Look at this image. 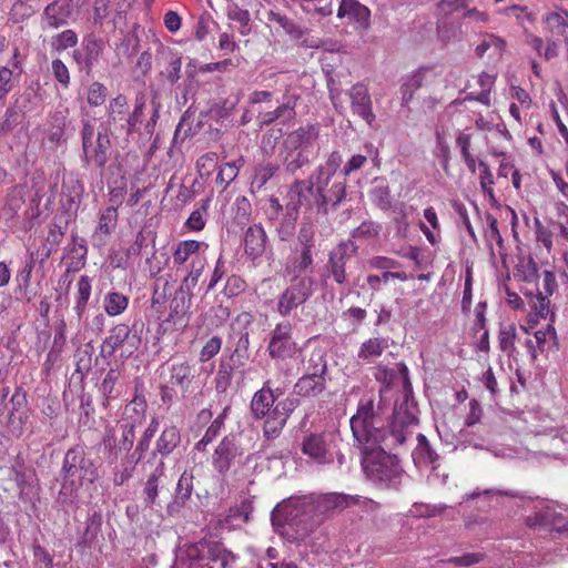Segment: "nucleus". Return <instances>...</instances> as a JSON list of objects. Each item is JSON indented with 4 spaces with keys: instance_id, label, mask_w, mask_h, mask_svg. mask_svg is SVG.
Masks as SVG:
<instances>
[{
    "instance_id": "1",
    "label": "nucleus",
    "mask_w": 568,
    "mask_h": 568,
    "mask_svg": "<svg viewBox=\"0 0 568 568\" xmlns=\"http://www.w3.org/2000/svg\"><path fill=\"white\" fill-rule=\"evenodd\" d=\"M417 414L409 383L405 384L402 398L395 403L394 418L388 430L385 428L381 405H375L373 398L364 397L349 420L353 438H358L365 445H375L378 440H386L388 446L403 445L412 435V427L418 423Z\"/></svg>"
},
{
    "instance_id": "2",
    "label": "nucleus",
    "mask_w": 568,
    "mask_h": 568,
    "mask_svg": "<svg viewBox=\"0 0 568 568\" xmlns=\"http://www.w3.org/2000/svg\"><path fill=\"white\" fill-rule=\"evenodd\" d=\"M271 520L276 530L290 541L303 540L320 525L312 508V496L283 500L273 509Z\"/></svg>"
},
{
    "instance_id": "3",
    "label": "nucleus",
    "mask_w": 568,
    "mask_h": 568,
    "mask_svg": "<svg viewBox=\"0 0 568 568\" xmlns=\"http://www.w3.org/2000/svg\"><path fill=\"white\" fill-rule=\"evenodd\" d=\"M60 475L61 488L58 501L62 505L73 504L84 481L94 483L98 479V470L83 447L77 445L67 450L63 457Z\"/></svg>"
},
{
    "instance_id": "4",
    "label": "nucleus",
    "mask_w": 568,
    "mask_h": 568,
    "mask_svg": "<svg viewBox=\"0 0 568 568\" xmlns=\"http://www.w3.org/2000/svg\"><path fill=\"white\" fill-rule=\"evenodd\" d=\"M354 445L362 454V466L366 476L375 483L396 485L402 476V468L395 456L387 453L396 446H388L386 440L367 445L354 438Z\"/></svg>"
},
{
    "instance_id": "5",
    "label": "nucleus",
    "mask_w": 568,
    "mask_h": 568,
    "mask_svg": "<svg viewBox=\"0 0 568 568\" xmlns=\"http://www.w3.org/2000/svg\"><path fill=\"white\" fill-rule=\"evenodd\" d=\"M320 136L316 125L301 126L290 132L283 140L280 159L286 173L295 175L311 164Z\"/></svg>"
},
{
    "instance_id": "6",
    "label": "nucleus",
    "mask_w": 568,
    "mask_h": 568,
    "mask_svg": "<svg viewBox=\"0 0 568 568\" xmlns=\"http://www.w3.org/2000/svg\"><path fill=\"white\" fill-rule=\"evenodd\" d=\"M141 345V337L134 328L128 324L120 323L114 325L108 336L103 339L100 347V355L103 358H111L116 352L120 356L129 358Z\"/></svg>"
},
{
    "instance_id": "7",
    "label": "nucleus",
    "mask_w": 568,
    "mask_h": 568,
    "mask_svg": "<svg viewBox=\"0 0 568 568\" xmlns=\"http://www.w3.org/2000/svg\"><path fill=\"white\" fill-rule=\"evenodd\" d=\"M338 442L339 435L336 432L306 433L301 443V452L317 465H328L334 462Z\"/></svg>"
},
{
    "instance_id": "8",
    "label": "nucleus",
    "mask_w": 568,
    "mask_h": 568,
    "mask_svg": "<svg viewBox=\"0 0 568 568\" xmlns=\"http://www.w3.org/2000/svg\"><path fill=\"white\" fill-rule=\"evenodd\" d=\"M109 132L99 131L95 133L94 125L89 121L83 123L81 130L82 149L84 161L92 163L99 169H103L106 164L111 151V141Z\"/></svg>"
},
{
    "instance_id": "9",
    "label": "nucleus",
    "mask_w": 568,
    "mask_h": 568,
    "mask_svg": "<svg viewBox=\"0 0 568 568\" xmlns=\"http://www.w3.org/2000/svg\"><path fill=\"white\" fill-rule=\"evenodd\" d=\"M564 508L552 501H539L534 510L526 517V525L548 531H568V517Z\"/></svg>"
},
{
    "instance_id": "10",
    "label": "nucleus",
    "mask_w": 568,
    "mask_h": 568,
    "mask_svg": "<svg viewBox=\"0 0 568 568\" xmlns=\"http://www.w3.org/2000/svg\"><path fill=\"white\" fill-rule=\"evenodd\" d=\"M235 560L231 551L214 544L206 547L202 555L190 554L187 558H181L174 568H229Z\"/></svg>"
},
{
    "instance_id": "11",
    "label": "nucleus",
    "mask_w": 568,
    "mask_h": 568,
    "mask_svg": "<svg viewBox=\"0 0 568 568\" xmlns=\"http://www.w3.org/2000/svg\"><path fill=\"white\" fill-rule=\"evenodd\" d=\"M135 439V426L133 423H123L120 426V434L112 427L105 429L102 444L105 459L113 464L122 453H128Z\"/></svg>"
},
{
    "instance_id": "12",
    "label": "nucleus",
    "mask_w": 568,
    "mask_h": 568,
    "mask_svg": "<svg viewBox=\"0 0 568 568\" xmlns=\"http://www.w3.org/2000/svg\"><path fill=\"white\" fill-rule=\"evenodd\" d=\"M314 283V278L311 276L292 278L291 285L278 297V313L282 316H287L293 310L305 303L313 294Z\"/></svg>"
},
{
    "instance_id": "13",
    "label": "nucleus",
    "mask_w": 568,
    "mask_h": 568,
    "mask_svg": "<svg viewBox=\"0 0 568 568\" xmlns=\"http://www.w3.org/2000/svg\"><path fill=\"white\" fill-rule=\"evenodd\" d=\"M314 190L317 210L325 215L328 214L329 211L336 210L347 194L345 179L332 180V182L314 180Z\"/></svg>"
},
{
    "instance_id": "14",
    "label": "nucleus",
    "mask_w": 568,
    "mask_h": 568,
    "mask_svg": "<svg viewBox=\"0 0 568 568\" xmlns=\"http://www.w3.org/2000/svg\"><path fill=\"white\" fill-rule=\"evenodd\" d=\"M357 251V246L351 242H341L328 254V260L324 266L323 277H332L338 285L347 283L346 263Z\"/></svg>"
},
{
    "instance_id": "15",
    "label": "nucleus",
    "mask_w": 568,
    "mask_h": 568,
    "mask_svg": "<svg viewBox=\"0 0 568 568\" xmlns=\"http://www.w3.org/2000/svg\"><path fill=\"white\" fill-rule=\"evenodd\" d=\"M285 393V387L275 386L274 382L268 378L263 383L261 389L253 394L250 409L253 418L263 419L272 413L276 400Z\"/></svg>"
},
{
    "instance_id": "16",
    "label": "nucleus",
    "mask_w": 568,
    "mask_h": 568,
    "mask_svg": "<svg viewBox=\"0 0 568 568\" xmlns=\"http://www.w3.org/2000/svg\"><path fill=\"white\" fill-rule=\"evenodd\" d=\"M293 326L290 322L278 323L271 332L267 352L273 359H285L291 357L295 351L296 343L292 338Z\"/></svg>"
},
{
    "instance_id": "17",
    "label": "nucleus",
    "mask_w": 568,
    "mask_h": 568,
    "mask_svg": "<svg viewBox=\"0 0 568 568\" xmlns=\"http://www.w3.org/2000/svg\"><path fill=\"white\" fill-rule=\"evenodd\" d=\"M106 121L101 128L112 135H126L128 99L118 94L109 101L106 106Z\"/></svg>"
},
{
    "instance_id": "18",
    "label": "nucleus",
    "mask_w": 568,
    "mask_h": 568,
    "mask_svg": "<svg viewBox=\"0 0 568 568\" xmlns=\"http://www.w3.org/2000/svg\"><path fill=\"white\" fill-rule=\"evenodd\" d=\"M206 261L203 256H194L192 257L189 272L186 276L183 278L180 288L176 292V295L173 300V303H176L175 311L178 308H184L191 303V297L193 295V288L197 285L199 280L203 273Z\"/></svg>"
},
{
    "instance_id": "19",
    "label": "nucleus",
    "mask_w": 568,
    "mask_h": 568,
    "mask_svg": "<svg viewBox=\"0 0 568 568\" xmlns=\"http://www.w3.org/2000/svg\"><path fill=\"white\" fill-rule=\"evenodd\" d=\"M310 195L315 197L314 180H296L290 185L285 196L287 215H297L300 207L310 206Z\"/></svg>"
},
{
    "instance_id": "20",
    "label": "nucleus",
    "mask_w": 568,
    "mask_h": 568,
    "mask_svg": "<svg viewBox=\"0 0 568 568\" xmlns=\"http://www.w3.org/2000/svg\"><path fill=\"white\" fill-rule=\"evenodd\" d=\"M357 498L345 494H326L318 497L312 496V508L315 518L322 521V516L333 510H342L347 508L349 505L355 504Z\"/></svg>"
},
{
    "instance_id": "21",
    "label": "nucleus",
    "mask_w": 568,
    "mask_h": 568,
    "mask_svg": "<svg viewBox=\"0 0 568 568\" xmlns=\"http://www.w3.org/2000/svg\"><path fill=\"white\" fill-rule=\"evenodd\" d=\"M298 99V94L287 89L282 95V99L277 101L278 105L274 110L258 114L257 119L261 125H268L277 120L293 119L296 114L295 108Z\"/></svg>"
},
{
    "instance_id": "22",
    "label": "nucleus",
    "mask_w": 568,
    "mask_h": 568,
    "mask_svg": "<svg viewBox=\"0 0 568 568\" xmlns=\"http://www.w3.org/2000/svg\"><path fill=\"white\" fill-rule=\"evenodd\" d=\"M353 113L361 116L368 125L375 121L368 89L363 83L354 84L348 91Z\"/></svg>"
},
{
    "instance_id": "23",
    "label": "nucleus",
    "mask_w": 568,
    "mask_h": 568,
    "mask_svg": "<svg viewBox=\"0 0 568 568\" xmlns=\"http://www.w3.org/2000/svg\"><path fill=\"white\" fill-rule=\"evenodd\" d=\"M240 454V448L234 436H225L215 448L212 464L220 474H225L231 468L234 459Z\"/></svg>"
},
{
    "instance_id": "24",
    "label": "nucleus",
    "mask_w": 568,
    "mask_h": 568,
    "mask_svg": "<svg viewBox=\"0 0 568 568\" xmlns=\"http://www.w3.org/2000/svg\"><path fill=\"white\" fill-rule=\"evenodd\" d=\"M326 377L322 375L303 374L294 385V394L300 397L314 398L326 389Z\"/></svg>"
},
{
    "instance_id": "25",
    "label": "nucleus",
    "mask_w": 568,
    "mask_h": 568,
    "mask_svg": "<svg viewBox=\"0 0 568 568\" xmlns=\"http://www.w3.org/2000/svg\"><path fill=\"white\" fill-rule=\"evenodd\" d=\"M181 444V433L175 425H168L161 432L152 452L153 457L171 455Z\"/></svg>"
},
{
    "instance_id": "26",
    "label": "nucleus",
    "mask_w": 568,
    "mask_h": 568,
    "mask_svg": "<svg viewBox=\"0 0 568 568\" xmlns=\"http://www.w3.org/2000/svg\"><path fill=\"white\" fill-rule=\"evenodd\" d=\"M388 348V338L371 337L361 344L357 352V359L365 364L375 363Z\"/></svg>"
},
{
    "instance_id": "27",
    "label": "nucleus",
    "mask_w": 568,
    "mask_h": 568,
    "mask_svg": "<svg viewBox=\"0 0 568 568\" xmlns=\"http://www.w3.org/2000/svg\"><path fill=\"white\" fill-rule=\"evenodd\" d=\"M303 374L327 376V352L323 346H315L302 359Z\"/></svg>"
},
{
    "instance_id": "28",
    "label": "nucleus",
    "mask_w": 568,
    "mask_h": 568,
    "mask_svg": "<svg viewBox=\"0 0 568 568\" xmlns=\"http://www.w3.org/2000/svg\"><path fill=\"white\" fill-rule=\"evenodd\" d=\"M266 240V233L261 225L254 224L250 226L244 236L245 253L253 260L262 256L265 251Z\"/></svg>"
},
{
    "instance_id": "29",
    "label": "nucleus",
    "mask_w": 568,
    "mask_h": 568,
    "mask_svg": "<svg viewBox=\"0 0 568 568\" xmlns=\"http://www.w3.org/2000/svg\"><path fill=\"white\" fill-rule=\"evenodd\" d=\"M171 382L181 387L182 396L185 398L186 393H191L193 379L195 377V368L187 362L174 363L170 369Z\"/></svg>"
},
{
    "instance_id": "30",
    "label": "nucleus",
    "mask_w": 568,
    "mask_h": 568,
    "mask_svg": "<svg viewBox=\"0 0 568 568\" xmlns=\"http://www.w3.org/2000/svg\"><path fill=\"white\" fill-rule=\"evenodd\" d=\"M72 8L67 0H55L44 8V19L49 27L59 28L68 22Z\"/></svg>"
},
{
    "instance_id": "31",
    "label": "nucleus",
    "mask_w": 568,
    "mask_h": 568,
    "mask_svg": "<svg viewBox=\"0 0 568 568\" xmlns=\"http://www.w3.org/2000/svg\"><path fill=\"white\" fill-rule=\"evenodd\" d=\"M417 446L413 450V460L417 467H432L436 468L435 464L438 460V454L433 449L425 435H417Z\"/></svg>"
},
{
    "instance_id": "32",
    "label": "nucleus",
    "mask_w": 568,
    "mask_h": 568,
    "mask_svg": "<svg viewBox=\"0 0 568 568\" xmlns=\"http://www.w3.org/2000/svg\"><path fill=\"white\" fill-rule=\"evenodd\" d=\"M337 17H348L363 26H367L371 11L357 0H342L337 10Z\"/></svg>"
},
{
    "instance_id": "33",
    "label": "nucleus",
    "mask_w": 568,
    "mask_h": 568,
    "mask_svg": "<svg viewBox=\"0 0 568 568\" xmlns=\"http://www.w3.org/2000/svg\"><path fill=\"white\" fill-rule=\"evenodd\" d=\"M314 250L298 248L297 254L292 258L286 272L293 275V278L304 277L303 274L312 272L314 266Z\"/></svg>"
},
{
    "instance_id": "34",
    "label": "nucleus",
    "mask_w": 568,
    "mask_h": 568,
    "mask_svg": "<svg viewBox=\"0 0 568 568\" xmlns=\"http://www.w3.org/2000/svg\"><path fill=\"white\" fill-rule=\"evenodd\" d=\"M343 163L342 154L338 151H333L326 159L325 163L320 165L311 175L313 180H321L324 182H332L338 169Z\"/></svg>"
},
{
    "instance_id": "35",
    "label": "nucleus",
    "mask_w": 568,
    "mask_h": 568,
    "mask_svg": "<svg viewBox=\"0 0 568 568\" xmlns=\"http://www.w3.org/2000/svg\"><path fill=\"white\" fill-rule=\"evenodd\" d=\"M523 294L530 297V306L534 314L538 318H547L550 315V321L554 322V313L550 310V296L544 293H537L529 290L523 291Z\"/></svg>"
},
{
    "instance_id": "36",
    "label": "nucleus",
    "mask_w": 568,
    "mask_h": 568,
    "mask_svg": "<svg viewBox=\"0 0 568 568\" xmlns=\"http://www.w3.org/2000/svg\"><path fill=\"white\" fill-rule=\"evenodd\" d=\"M91 278L88 275H81L77 283V293L74 297V312L81 317L85 310L91 296Z\"/></svg>"
},
{
    "instance_id": "37",
    "label": "nucleus",
    "mask_w": 568,
    "mask_h": 568,
    "mask_svg": "<svg viewBox=\"0 0 568 568\" xmlns=\"http://www.w3.org/2000/svg\"><path fill=\"white\" fill-rule=\"evenodd\" d=\"M426 71V69H418L404 81L400 87L403 105H407L412 101L415 92L423 85Z\"/></svg>"
},
{
    "instance_id": "38",
    "label": "nucleus",
    "mask_w": 568,
    "mask_h": 568,
    "mask_svg": "<svg viewBox=\"0 0 568 568\" xmlns=\"http://www.w3.org/2000/svg\"><path fill=\"white\" fill-rule=\"evenodd\" d=\"M129 306V297L119 292H109L103 297V310L109 316H119Z\"/></svg>"
},
{
    "instance_id": "39",
    "label": "nucleus",
    "mask_w": 568,
    "mask_h": 568,
    "mask_svg": "<svg viewBox=\"0 0 568 568\" xmlns=\"http://www.w3.org/2000/svg\"><path fill=\"white\" fill-rule=\"evenodd\" d=\"M165 464L163 460L156 465L152 474L148 477L144 486L145 503L149 506H153L159 495V480L164 475Z\"/></svg>"
},
{
    "instance_id": "40",
    "label": "nucleus",
    "mask_w": 568,
    "mask_h": 568,
    "mask_svg": "<svg viewBox=\"0 0 568 568\" xmlns=\"http://www.w3.org/2000/svg\"><path fill=\"white\" fill-rule=\"evenodd\" d=\"M534 336L539 353H545L551 348L558 349V338L552 322L547 324L544 329L536 331Z\"/></svg>"
},
{
    "instance_id": "41",
    "label": "nucleus",
    "mask_w": 568,
    "mask_h": 568,
    "mask_svg": "<svg viewBox=\"0 0 568 568\" xmlns=\"http://www.w3.org/2000/svg\"><path fill=\"white\" fill-rule=\"evenodd\" d=\"M120 378V372L118 368H110L105 374L101 385L100 392L103 396V405L106 406L109 400L116 398L120 395V390L116 387Z\"/></svg>"
},
{
    "instance_id": "42",
    "label": "nucleus",
    "mask_w": 568,
    "mask_h": 568,
    "mask_svg": "<svg viewBox=\"0 0 568 568\" xmlns=\"http://www.w3.org/2000/svg\"><path fill=\"white\" fill-rule=\"evenodd\" d=\"M312 16L327 17L333 13V0H292Z\"/></svg>"
},
{
    "instance_id": "43",
    "label": "nucleus",
    "mask_w": 568,
    "mask_h": 568,
    "mask_svg": "<svg viewBox=\"0 0 568 568\" xmlns=\"http://www.w3.org/2000/svg\"><path fill=\"white\" fill-rule=\"evenodd\" d=\"M193 475L192 473L184 471L176 484V489L174 494V504L178 506H184L185 503L190 499L193 491Z\"/></svg>"
},
{
    "instance_id": "44",
    "label": "nucleus",
    "mask_w": 568,
    "mask_h": 568,
    "mask_svg": "<svg viewBox=\"0 0 568 568\" xmlns=\"http://www.w3.org/2000/svg\"><path fill=\"white\" fill-rule=\"evenodd\" d=\"M278 171V165L274 163H264L258 165L252 178L251 189L260 191Z\"/></svg>"
},
{
    "instance_id": "45",
    "label": "nucleus",
    "mask_w": 568,
    "mask_h": 568,
    "mask_svg": "<svg viewBox=\"0 0 568 568\" xmlns=\"http://www.w3.org/2000/svg\"><path fill=\"white\" fill-rule=\"evenodd\" d=\"M116 221L118 210L113 206L106 207L100 215L94 237L110 235L116 226Z\"/></svg>"
},
{
    "instance_id": "46",
    "label": "nucleus",
    "mask_w": 568,
    "mask_h": 568,
    "mask_svg": "<svg viewBox=\"0 0 568 568\" xmlns=\"http://www.w3.org/2000/svg\"><path fill=\"white\" fill-rule=\"evenodd\" d=\"M72 248L70 251L71 253V265L68 268V272L70 270L78 271L85 264V258L88 254V247L85 244V241L83 239H79L77 234H72Z\"/></svg>"
},
{
    "instance_id": "47",
    "label": "nucleus",
    "mask_w": 568,
    "mask_h": 568,
    "mask_svg": "<svg viewBox=\"0 0 568 568\" xmlns=\"http://www.w3.org/2000/svg\"><path fill=\"white\" fill-rule=\"evenodd\" d=\"M200 246L201 243L195 240L180 242L173 252V263L175 265L184 264L190 257L197 253Z\"/></svg>"
},
{
    "instance_id": "48",
    "label": "nucleus",
    "mask_w": 568,
    "mask_h": 568,
    "mask_svg": "<svg viewBox=\"0 0 568 568\" xmlns=\"http://www.w3.org/2000/svg\"><path fill=\"white\" fill-rule=\"evenodd\" d=\"M286 423L287 422L285 420V417H280L278 415H275L274 412H272L265 417V422L263 425L264 437L268 440L277 438L281 435Z\"/></svg>"
},
{
    "instance_id": "49",
    "label": "nucleus",
    "mask_w": 568,
    "mask_h": 568,
    "mask_svg": "<svg viewBox=\"0 0 568 568\" xmlns=\"http://www.w3.org/2000/svg\"><path fill=\"white\" fill-rule=\"evenodd\" d=\"M506 41L495 34H486L483 41L476 47V54L481 58L488 50L494 49L497 54L505 51Z\"/></svg>"
},
{
    "instance_id": "50",
    "label": "nucleus",
    "mask_w": 568,
    "mask_h": 568,
    "mask_svg": "<svg viewBox=\"0 0 568 568\" xmlns=\"http://www.w3.org/2000/svg\"><path fill=\"white\" fill-rule=\"evenodd\" d=\"M104 49V42L101 39L90 37L84 40L85 64L91 68L100 58Z\"/></svg>"
},
{
    "instance_id": "51",
    "label": "nucleus",
    "mask_w": 568,
    "mask_h": 568,
    "mask_svg": "<svg viewBox=\"0 0 568 568\" xmlns=\"http://www.w3.org/2000/svg\"><path fill=\"white\" fill-rule=\"evenodd\" d=\"M268 20L271 22H275L280 27H282L283 30L287 34H290L292 37H295V38H301L302 37L303 32L300 29V27L297 24H295V22L293 20H291L287 16L282 14V13L276 12V11H270L268 12Z\"/></svg>"
},
{
    "instance_id": "52",
    "label": "nucleus",
    "mask_w": 568,
    "mask_h": 568,
    "mask_svg": "<svg viewBox=\"0 0 568 568\" xmlns=\"http://www.w3.org/2000/svg\"><path fill=\"white\" fill-rule=\"evenodd\" d=\"M516 326L515 324L501 325L498 333L499 347L503 352L513 353L515 351Z\"/></svg>"
},
{
    "instance_id": "53",
    "label": "nucleus",
    "mask_w": 568,
    "mask_h": 568,
    "mask_svg": "<svg viewBox=\"0 0 568 568\" xmlns=\"http://www.w3.org/2000/svg\"><path fill=\"white\" fill-rule=\"evenodd\" d=\"M78 43V36L73 30H64L52 38L51 47L57 51L73 48Z\"/></svg>"
},
{
    "instance_id": "54",
    "label": "nucleus",
    "mask_w": 568,
    "mask_h": 568,
    "mask_svg": "<svg viewBox=\"0 0 568 568\" xmlns=\"http://www.w3.org/2000/svg\"><path fill=\"white\" fill-rule=\"evenodd\" d=\"M19 80L13 70L0 67V101L18 84Z\"/></svg>"
},
{
    "instance_id": "55",
    "label": "nucleus",
    "mask_w": 568,
    "mask_h": 568,
    "mask_svg": "<svg viewBox=\"0 0 568 568\" xmlns=\"http://www.w3.org/2000/svg\"><path fill=\"white\" fill-rule=\"evenodd\" d=\"M145 108V99L143 95H140L135 99L134 109L130 113L128 111V120H126V136L133 133L136 129V124L141 122V118L143 115V111Z\"/></svg>"
},
{
    "instance_id": "56",
    "label": "nucleus",
    "mask_w": 568,
    "mask_h": 568,
    "mask_svg": "<svg viewBox=\"0 0 568 568\" xmlns=\"http://www.w3.org/2000/svg\"><path fill=\"white\" fill-rule=\"evenodd\" d=\"M226 14L230 20L236 21L242 26L240 30L242 34H246L250 31L248 22L251 18L247 10L240 8L236 3H232L227 7Z\"/></svg>"
},
{
    "instance_id": "57",
    "label": "nucleus",
    "mask_w": 568,
    "mask_h": 568,
    "mask_svg": "<svg viewBox=\"0 0 568 568\" xmlns=\"http://www.w3.org/2000/svg\"><path fill=\"white\" fill-rule=\"evenodd\" d=\"M456 144L459 146L463 159L471 173L476 172V160L470 154V135L466 133H459L456 138Z\"/></svg>"
},
{
    "instance_id": "58",
    "label": "nucleus",
    "mask_w": 568,
    "mask_h": 568,
    "mask_svg": "<svg viewBox=\"0 0 568 568\" xmlns=\"http://www.w3.org/2000/svg\"><path fill=\"white\" fill-rule=\"evenodd\" d=\"M515 276L526 283L537 282L539 278L537 263L532 258H529L527 262H521Z\"/></svg>"
},
{
    "instance_id": "59",
    "label": "nucleus",
    "mask_w": 568,
    "mask_h": 568,
    "mask_svg": "<svg viewBox=\"0 0 568 568\" xmlns=\"http://www.w3.org/2000/svg\"><path fill=\"white\" fill-rule=\"evenodd\" d=\"M108 89L100 82H93L88 88L87 101L91 106H100L105 102Z\"/></svg>"
},
{
    "instance_id": "60",
    "label": "nucleus",
    "mask_w": 568,
    "mask_h": 568,
    "mask_svg": "<svg viewBox=\"0 0 568 568\" xmlns=\"http://www.w3.org/2000/svg\"><path fill=\"white\" fill-rule=\"evenodd\" d=\"M250 335L247 332H244L240 335L235 349L233 352V357L240 365H245L250 357Z\"/></svg>"
},
{
    "instance_id": "61",
    "label": "nucleus",
    "mask_w": 568,
    "mask_h": 568,
    "mask_svg": "<svg viewBox=\"0 0 568 568\" xmlns=\"http://www.w3.org/2000/svg\"><path fill=\"white\" fill-rule=\"evenodd\" d=\"M233 368L230 364L222 362L215 376V387L219 392H225L231 385Z\"/></svg>"
},
{
    "instance_id": "62",
    "label": "nucleus",
    "mask_w": 568,
    "mask_h": 568,
    "mask_svg": "<svg viewBox=\"0 0 568 568\" xmlns=\"http://www.w3.org/2000/svg\"><path fill=\"white\" fill-rule=\"evenodd\" d=\"M154 239H155V236L151 231H149V232L140 231L136 234L133 244L128 248V253H126L128 256L131 257V256L140 255V253L142 252V248L148 246L149 241L154 243Z\"/></svg>"
},
{
    "instance_id": "63",
    "label": "nucleus",
    "mask_w": 568,
    "mask_h": 568,
    "mask_svg": "<svg viewBox=\"0 0 568 568\" xmlns=\"http://www.w3.org/2000/svg\"><path fill=\"white\" fill-rule=\"evenodd\" d=\"M222 347V338L219 336L211 337L202 347L200 352L199 359L202 363H205L213 358Z\"/></svg>"
},
{
    "instance_id": "64",
    "label": "nucleus",
    "mask_w": 568,
    "mask_h": 568,
    "mask_svg": "<svg viewBox=\"0 0 568 568\" xmlns=\"http://www.w3.org/2000/svg\"><path fill=\"white\" fill-rule=\"evenodd\" d=\"M239 174V168L235 163H225L220 168V171L216 175V183L223 185V189L235 180Z\"/></svg>"
}]
</instances>
